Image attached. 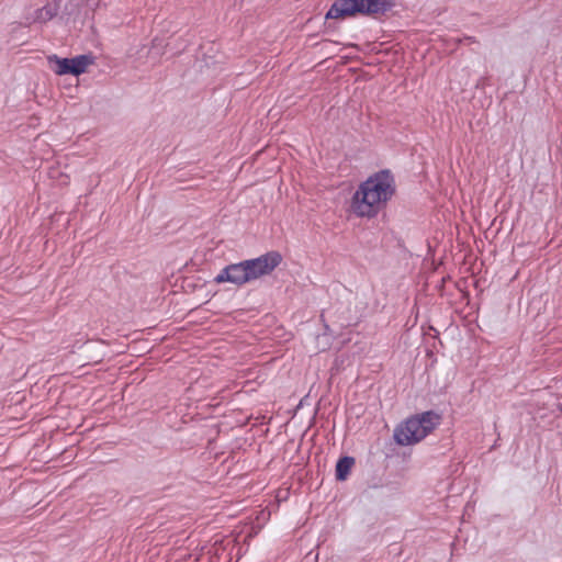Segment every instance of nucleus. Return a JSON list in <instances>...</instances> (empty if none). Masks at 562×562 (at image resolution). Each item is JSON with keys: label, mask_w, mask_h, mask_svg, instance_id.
<instances>
[{"label": "nucleus", "mask_w": 562, "mask_h": 562, "mask_svg": "<svg viewBox=\"0 0 562 562\" xmlns=\"http://www.w3.org/2000/svg\"><path fill=\"white\" fill-rule=\"evenodd\" d=\"M281 261L282 256L278 251H269L258 258L245 260L249 282L270 274Z\"/></svg>", "instance_id": "20e7f679"}, {"label": "nucleus", "mask_w": 562, "mask_h": 562, "mask_svg": "<svg viewBox=\"0 0 562 562\" xmlns=\"http://www.w3.org/2000/svg\"><path fill=\"white\" fill-rule=\"evenodd\" d=\"M394 5V0H335L326 19H345L357 14L378 18Z\"/></svg>", "instance_id": "7ed1b4c3"}, {"label": "nucleus", "mask_w": 562, "mask_h": 562, "mask_svg": "<svg viewBox=\"0 0 562 562\" xmlns=\"http://www.w3.org/2000/svg\"><path fill=\"white\" fill-rule=\"evenodd\" d=\"M216 283L229 282L235 285H243L249 283L245 260L238 263H232L226 266L215 277Z\"/></svg>", "instance_id": "423d86ee"}, {"label": "nucleus", "mask_w": 562, "mask_h": 562, "mask_svg": "<svg viewBox=\"0 0 562 562\" xmlns=\"http://www.w3.org/2000/svg\"><path fill=\"white\" fill-rule=\"evenodd\" d=\"M393 193L394 179L389 170H382L359 187L352 198V210L359 216H373Z\"/></svg>", "instance_id": "f257e3e1"}, {"label": "nucleus", "mask_w": 562, "mask_h": 562, "mask_svg": "<svg viewBox=\"0 0 562 562\" xmlns=\"http://www.w3.org/2000/svg\"><path fill=\"white\" fill-rule=\"evenodd\" d=\"M94 61L91 55H79L74 58H59L56 55L48 57V63L55 65L53 70L55 74L61 76L71 74L79 76L86 72L87 68Z\"/></svg>", "instance_id": "39448f33"}, {"label": "nucleus", "mask_w": 562, "mask_h": 562, "mask_svg": "<svg viewBox=\"0 0 562 562\" xmlns=\"http://www.w3.org/2000/svg\"><path fill=\"white\" fill-rule=\"evenodd\" d=\"M353 464L355 459L352 457L340 458L336 464V479L338 481H345L349 475Z\"/></svg>", "instance_id": "0eeeda50"}, {"label": "nucleus", "mask_w": 562, "mask_h": 562, "mask_svg": "<svg viewBox=\"0 0 562 562\" xmlns=\"http://www.w3.org/2000/svg\"><path fill=\"white\" fill-rule=\"evenodd\" d=\"M440 423V416L428 411L401 423L394 430V440L400 446H411L427 437Z\"/></svg>", "instance_id": "f03ea898"}, {"label": "nucleus", "mask_w": 562, "mask_h": 562, "mask_svg": "<svg viewBox=\"0 0 562 562\" xmlns=\"http://www.w3.org/2000/svg\"><path fill=\"white\" fill-rule=\"evenodd\" d=\"M341 325H342V326H349V325H350V323H349V322H348V323H342Z\"/></svg>", "instance_id": "1a4fd4ad"}, {"label": "nucleus", "mask_w": 562, "mask_h": 562, "mask_svg": "<svg viewBox=\"0 0 562 562\" xmlns=\"http://www.w3.org/2000/svg\"><path fill=\"white\" fill-rule=\"evenodd\" d=\"M486 82H487V78H486V77H483V78H481V79H479V80H477V82H476L475 87H476L477 89H483V88H484V86L486 85Z\"/></svg>", "instance_id": "6e6552de"}]
</instances>
